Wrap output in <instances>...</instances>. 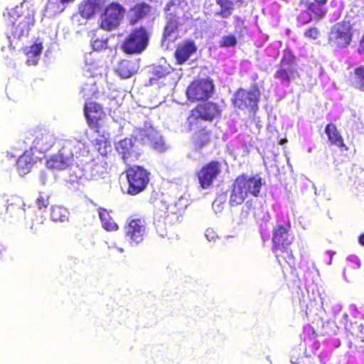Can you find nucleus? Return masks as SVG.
<instances>
[{"instance_id":"09e8293b","label":"nucleus","mask_w":364,"mask_h":364,"mask_svg":"<svg viewBox=\"0 0 364 364\" xmlns=\"http://www.w3.org/2000/svg\"><path fill=\"white\" fill-rule=\"evenodd\" d=\"M359 243L364 246V233L359 237Z\"/></svg>"},{"instance_id":"864d4df0","label":"nucleus","mask_w":364,"mask_h":364,"mask_svg":"<svg viewBox=\"0 0 364 364\" xmlns=\"http://www.w3.org/2000/svg\"><path fill=\"white\" fill-rule=\"evenodd\" d=\"M116 248H117V250L119 252H121V253L124 252V249H123V248H121V247H116Z\"/></svg>"},{"instance_id":"423d86ee","label":"nucleus","mask_w":364,"mask_h":364,"mask_svg":"<svg viewBox=\"0 0 364 364\" xmlns=\"http://www.w3.org/2000/svg\"><path fill=\"white\" fill-rule=\"evenodd\" d=\"M127 178L129 183L127 193L136 195L142 191L149 182L148 172L141 166H134L127 171Z\"/></svg>"},{"instance_id":"58836bf2","label":"nucleus","mask_w":364,"mask_h":364,"mask_svg":"<svg viewBox=\"0 0 364 364\" xmlns=\"http://www.w3.org/2000/svg\"><path fill=\"white\" fill-rule=\"evenodd\" d=\"M309 9L314 14V18L317 20L323 18L325 16V11H323L320 7H318L315 5H311Z\"/></svg>"},{"instance_id":"4c0bfd02","label":"nucleus","mask_w":364,"mask_h":364,"mask_svg":"<svg viewBox=\"0 0 364 364\" xmlns=\"http://www.w3.org/2000/svg\"><path fill=\"white\" fill-rule=\"evenodd\" d=\"M304 36L306 38L315 40L319 36V31L316 28H311L304 33Z\"/></svg>"},{"instance_id":"ddd939ff","label":"nucleus","mask_w":364,"mask_h":364,"mask_svg":"<svg viewBox=\"0 0 364 364\" xmlns=\"http://www.w3.org/2000/svg\"><path fill=\"white\" fill-rule=\"evenodd\" d=\"M135 137L144 144H150L159 152L164 151L167 149L162 136L152 127L137 130L135 133Z\"/></svg>"},{"instance_id":"f03ea898","label":"nucleus","mask_w":364,"mask_h":364,"mask_svg":"<svg viewBox=\"0 0 364 364\" xmlns=\"http://www.w3.org/2000/svg\"><path fill=\"white\" fill-rule=\"evenodd\" d=\"M262 185V179L258 175L252 177H238L232 184L230 205L235 206L242 204L249 195L258 196Z\"/></svg>"},{"instance_id":"5fc2aeb1","label":"nucleus","mask_w":364,"mask_h":364,"mask_svg":"<svg viewBox=\"0 0 364 364\" xmlns=\"http://www.w3.org/2000/svg\"><path fill=\"white\" fill-rule=\"evenodd\" d=\"M284 141H286V140H282L281 144H284Z\"/></svg>"},{"instance_id":"cd10ccee","label":"nucleus","mask_w":364,"mask_h":364,"mask_svg":"<svg viewBox=\"0 0 364 364\" xmlns=\"http://www.w3.org/2000/svg\"><path fill=\"white\" fill-rule=\"evenodd\" d=\"M352 82L353 85L360 89H364V66H360L355 69L352 76Z\"/></svg>"},{"instance_id":"603ef678","label":"nucleus","mask_w":364,"mask_h":364,"mask_svg":"<svg viewBox=\"0 0 364 364\" xmlns=\"http://www.w3.org/2000/svg\"><path fill=\"white\" fill-rule=\"evenodd\" d=\"M336 309L338 311H341V305H339V304H338V305L336 306Z\"/></svg>"},{"instance_id":"0eeeda50","label":"nucleus","mask_w":364,"mask_h":364,"mask_svg":"<svg viewBox=\"0 0 364 364\" xmlns=\"http://www.w3.org/2000/svg\"><path fill=\"white\" fill-rule=\"evenodd\" d=\"M328 40L332 46L341 48H346L352 40L350 23L343 21L335 24L331 28Z\"/></svg>"},{"instance_id":"9b49d317","label":"nucleus","mask_w":364,"mask_h":364,"mask_svg":"<svg viewBox=\"0 0 364 364\" xmlns=\"http://www.w3.org/2000/svg\"><path fill=\"white\" fill-rule=\"evenodd\" d=\"M214 90L213 81L203 79L193 81L188 87L186 95L190 100H203L211 96Z\"/></svg>"},{"instance_id":"7ed1b4c3","label":"nucleus","mask_w":364,"mask_h":364,"mask_svg":"<svg viewBox=\"0 0 364 364\" xmlns=\"http://www.w3.org/2000/svg\"><path fill=\"white\" fill-rule=\"evenodd\" d=\"M106 114L101 105L92 103V137L95 140V149L102 156H105L111 150L109 134L105 129L103 121Z\"/></svg>"},{"instance_id":"4468645a","label":"nucleus","mask_w":364,"mask_h":364,"mask_svg":"<svg viewBox=\"0 0 364 364\" xmlns=\"http://www.w3.org/2000/svg\"><path fill=\"white\" fill-rule=\"evenodd\" d=\"M73 158L71 149L63 146L57 154L47 159L46 166L50 169H65L73 164Z\"/></svg>"},{"instance_id":"393cba45","label":"nucleus","mask_w":364,"mask_h":364,"mask_svg":"<svg viewBox=\"0 0 364 364\" xmlns=\"http://www.w3.org/2000/svg\"><path fill=\"white\" fill-rule=\"evenodd\" d=\"M98 215L103 228H105L107 231H114L118 229V225L112 219L109 212L107 210L103 208H99Z\"/></svg>"},{"instance_id":"f3484780","label":"nucleus","mask_w":364,"mask_h":364,"mask_svg":"<svg viewBox=\"0 0 364 364\" xmlns=\"http://www.w3.org/2000/svg\"><path fill=\"white\" fill-rule=\"evenodd\" d=\"M294 240V237L290 234L286 227L279 225H277L273 232V247L275 251L285 250L289 246Z\"/></svg>"},{"instance_id":"79ce46f5","label":"nucleus","mask_w":364,"mask_h":364,"mask_svg":"<svg viewBox=\"0 0 364 364\" xmlns=\"http://www.w3.org/2000/svg\"><path fill=\"white\" fill-rule=\"evenodd\" d=\"M106 3V0H92V14L95 9H102Z\"/></svg>"},{"instance_id":"a18cd8bd","label":"nucleus","mask_w":364,"mask_h":364,"mask_svg":"<svg viewBox=\"0 0 364 364\" xmlns=\"http://www.w3.org/2000/svg\"><path fill=\"white\" fill-rule=\"evenodd\" d=\"M348 259L350 261L355 262L357 264L358 267H359L360 266V262H359L358 259L355 256H351Z\"/></svg>"},{"instance_id":"5701e85b","label":"nucleus","mask_w":364,"mask_h":364,"mask_svg":"<svg viewBox=\"0 0 364 364\" xmlns=\"http://www.w3.org/2000/svg\"><path fill=\"white\" fill-rule=\"evenodd\" d=\"M151 11L150 6L146 4H139L134 6L129 12V23L135 24L139 19L147 15Z\"/></svg>"},{"instance_id":"7c9ffc66","label":"nucleus","mask_w":364,"mask_h":364,"mask_svg":"<svg viewBox=\"0 0 364 364\" xmlns=\"http://www.w3.org/2000/svg\"><path fill=\"white\" fill-rule=\"evenodd\" d=\"M217 4L221 7L220 15L223 18H228L232 14L233 4L230 0H216Z\"/></svg>"},{"instance_id":"ea45409f","label":"nucleus","mask_w":364,"mask_h":364,"mask_svg":"<svg viewBox=\"0 0 364 364\" xmlns=\"http://www.w3.org/2000/svg\"><path fill=\"white\" fill-rule=\"evenodd\" d=\"M107 42L106 40H96L92 43V50H100L107 47Z\"/></svg>"},{"instance_id":"6e6552de","label":"nucleus","mask_w":364,"mask_h":364,"mask_svg":"<svg viewBox=\"0 0 364 364\" xmlns=\"http://www.w3.org/2000/svg\"><path fill=\"white\" fill-rule=\"evenodd\" d=\"M149 35L146 29L141 28L134 30L125 39L122 48L127 53L134 54L141 53L147 46Z\"/></svg>"},{"instance_id":"412c9836","label":"nucleus","mask_w":364,"mask_h":364,"mask_svg":"<svg viewBox=\"0 0 364 364\" xmlns=\"http://www.w3.org/2000/svg\"><path fill=\"white\" fill-rule=\"evenodd\" d=\"M196 51V46L192 41H186L180 45L176 52L175 57L178 64H183L192 54Z\"/></svg>"},{"instance_id":"bb28decb","label":"nucleus","mask_w":364,"mask_h":364,"mask_svg":"<svg viewBox=\"0 0 364 364\" xmlns=\"http://www.w3.org/2000/svg\"><path fill=\"white\" fill-rule=\"evenodd\" d=\"M325 132L331 143L340 147L345 146L343 139L338 132L337 129L334 124H328L325 129Z\"/></svg>"},{"instance_id":"a19ab883","label":"nucleus","mask_w":364,"mask_h":364,"mask_svg":"<svg viewBox=\"0 0 364 364\" xmlns=\"http://www.w3.org/2000/svg\"><path fill=\"white\" fill-rule=\"evenodd\" d=\"M205 236L206 239L210 242L215 241L218 238V235L215 231L212 228H208L205 230Z\"/></svg>"},{"instance_id":"9d476101","label":"nucleus","mask_w":364,"mask_h":364,"mask_svg":"<svg viewBox=\"0 0 364 364\" xmlns=\"http://www.w3.org/2000/svg\"><path fill=\"white\" fill-rule=\"evenodd\" d=\"M186 207L185 199L181 197L177 202H161L157 215L159 217H164L165 223H176L179 221L181 212Z\"/></svg>"},{"instance_id":"72a5a7b5","label":"nucleus","mask_w":364,"mask_h":364,"mask_svg":"<svg viewBox=\"0 0 364 364\" xmlns=\"http://www.w3.org/2000/svg\"><path fill=\"white\" fill-rule=\"evenodd\" d=\"M49 195L45 193H39L38 196L36 198V203L38 209H46L49 205Z\"/></svg>"},{"instance_id":"e433bc0d","label":"nucleus","mask_w":364,"mask_h":364,"mask_svg":"<svg viewBox=\"0 0 364 364\" xmlns=\"http://www.w3.org/2000/svg\"><path fill=\"white\" fill-rule=\"evenodd\" d=\"M31 230L33 231V233H38V232H43L46 230V227L44 225L43 220H37L36 222H33Z\"/></svg>"},{"instance_id":"c9c22d12","label":"nucleus","mask_w":364,"mask_h":364,"mask_svg":"<svg viewBox=\"0 0 364 364\" xmlns=\"http://www.w3.org/2000/svg\"><path fill=\"white\" fill-rule=\"evenodd\" d=\"M236 43L237 40L233 35L224 36L220 41V46L225 48L233 47Z\"/></svg>"},{"instance_id":"6ab92c4d","label":"nucleus","mask_w":364,"mask_h":364,"mask_svg":"<svg viewBox=\"0 0 364 364\" xmlns=\"http://www.w3.org/2000/svg\"><path fill=\"white\" fill-rule=\"evenodd\" d=\"M179 8L173 2H169L165 7L166 14L167 23L164 29V38H170L171 34L176 31L179 24L176 15L178 14Z\"/></svg>"},{"instance_id":"aec40b11","label":"nucleus","mask_w":364,"mask_h":364,"mask_svg":"<svg viewBox=\"0 0 364 364\" xmlns=\"http://www.w3.org/2000/svg\"><path fill=\"white\" fill-rule=\"evenodd\" d=\"M298 76L299 74L294 65L289 63L286 58H283L280 68L275 73V77L283 82L289 83L291 80H294Z\"/></svg>"},{"instance_id":"c03bdc74","label":"nucleus","mask_w":364,"mask_h":364,"mask_svg":"<svg viewBox=\"0 0 364 364\" xmlns=\"http://www.w3.org/2000/svg\"><path fill=\"white\" fill-rule=\"evenodd\" d=\"M84 112H85V116L86 117L87 122L90 125L91 124V115H90V110H89V107L87 106V104L85 105Z\"/></svg>"},{"instance_id":"f8f14e48","label":"nucleus","mask_w":364,"mask_h":364,"mask_svg":"<svg viewBox=\"0 0 364 364\" xmlns=\"http://www.w3.org/2000/svg\"><path fill=\"white\" fill-rule=\"evenodd\" d=\"M259 91L253 87L250 91L240 89L235 95L233 103L240 109H249L250 111L257 108V102L259 97Z\"/></svg>"},{"instance_id":"f257e3e1","label":"nucleus","mask_w":364,"mask_h":364,"mask_svg":"<svg viewBox=\"0 0 364 364\" xmlns=\"http://www.w3.org/2000/svg\"><path fill=\"white\" fill-rule=\"evenodd\" d=\"M9 34L14 38H19L27 35L34 24V13L29 9H24L23 6L6 9L3 13Z\"/></svg>"},{"instance_id":"2eb2a0df","label":"nucleus","mask_w":364,"mask_h":364,"mask_svg":"<svg viewBox=\"0 0 364 364\" xmlns=\"http://www.w3.org/2000/svg\"><path fill=\"white\" fill-rule=\"evenodd\" d=\"M115 147L126 164L134 161L140 156L138 145L132 139L126 138L118 141Z\"/></svg>"},{"instance_id":"2f4dec72","label":"nucleus","mask_w":364,"mask_h":364,"mask_svg":"<svg viewBox=\"0 0 364 364\" xmlns=\"http://www.w3.org/2000/svg\"><path fill=\"white\" fill-rule=\"evenodd\" d=\"M79 14L85 19L91 18V0L82 1L78 6Z\"/></svg>"},{"instance_id":"f704fd0d","label":"nucleus","mask_w":364,"mask_h":364,"mask_svg":"<svg viewBox=\"0 0 364 364\" xmlns=\"http://www.w3.org/2000/svg\"><path fill=\"white\" fill-rule=\"evenodd\" d=\"M226 198L225 196H218L213 203V209L215 213H220L223 211Z\"/></svg>"},{"instance_id":"dca6fc26","label":"nucleus","mask_w":364,"mask_h":364,"mask_svg":"<svg viewBox=\"0 0 364 364\" xmlns=\"http://www.w3.org/2000/svg\"><path fill=\"white\" fill-rule=\"evenodd\" d=\"M220 164L215 161L210 162L203 167L198 174L200 186L203 188H209L212 185L213 181L220 173Z\"/></svg>"},{"instance_id":"473e14b6","label":"nucleus","mask_w":364,"mask_h":364,"mask_svg":"<svg viewBox=\"0 0 364 364\" xmlns=\"http://www.w3.org/2000/svg\"><path fill=\"white\" fill-rule=\"evenodd\" d=\"M135 73L134 69L129 62H123L119 69V74L122 78H128Z\"/></svg>"},{"instance_id":"1a4fd4ad","label":"nucleus","mask_w":364,"mask_h":364,"mask_svg":"<svg viewBox=\"0 0 364 364\" xmlns=\"http://www.w3.org/2000/svg\"><path fill=\"white\" fill-rule=\"evenodd\" d=\"M124 14L125 9L120 4L112 3L101 16V28L107 31L116 28L121 23Z\"/></svg>"},{"instance_id":"49530a36","label":"nucleus","mask_w":364,"mask_h":364,"mask_svg":"<svg viewBox=\"0 0 364 364\" xmlns=\"http://www.w3.org/2000/svg\"><path fill=\"white\" fill-rule=\"evenodd\" d=\"M7 251V247L3 245H0V258L2 257L3 253Z\"/></svg>"},{"instance_id":"8fccbe9b","label":"nucleus","mask_w":364,"mask_h":364,"mask_svg":"<svg viewBox=\"0 0 364 364\" xmlns=\"http://www.w3.org/2000/svg\"><path fill=\"white\" fill-rule=\"evenodd\" d=\"M75 0H60V3L62 4H68L70 2H73Z\"/></svg>"},{"instance_id":"a878e982","label":"nucleus","mask_w":364,"mask_h":364,"mask_svg":"<svg viewBox=\"0 0 364 364\" xmlns=\"http://www.w3.org/2000/svg\"><path fill=\"white\" fill-rule=\"evenodd\" d=\"M16 166L20 173H28L32 166V159L30 154L25 152L20 156L16 161Z\"/></svg>"},{"instance_id":"4be33fe9","label":"nucleus","mask_w":364,"mask_h":364,"mask_svg":"<svg viewBox=\"0 0 364 364\" xmlns=\"http://www.w3.org/2000/svg\"><path fill=\"white\" fill-rule=\"evenodd\" d=\"M7 206L6 209V215H9V217L12 218L17 215L21 210H23L25 203L22 198L17 196H12L7 200Z\"/></svg>"},{"instance_id":"b1692460","label":"nucleus","mask_w":364,"mask_h":364,"mask_svg":"<svg viewBox=\"0 0 364 364\" xmlns=\"http://www.w3.org/2000/svg\"><path fill=\"white\" fill-rule=\"evenodd\" d=\"M42 43H35L24 49V53L27 56V63L34 65L37 63L36 58L38 57L43 50Z\"/></svg>"},{"instance_id":"a211bd4d","label":"nucleus","mask_w":364,"mask_h":364,"mask_svg":"<svg viewBox=\"0 0 364 364\" xmlns=\"http://www.w3.org/2000/svg\"><path fill=\"white\" fill-rule=\"evenodd\" d=\"M35 139L33 141L34 149L41 152L50 150L55 144L56 137L54 134L46 130H36L33 132Z\"/></svg>"},{"instance_id":"37998d69","label":"nucleus","mask_w":364,"mask_h":364,"mask_svg":"<svg viewBox=\"0 0 364 364\" xmlns=\"http://www.w3.org/2000/svg\"><path fill=\"white\" fill-rule=\"evenodd\" d=\"M156 231L158 232V233L159 234V235L161 237H164L166 236H167V231H166V229L165 228L164 230L162 228V224L161 223L160 220H159L156 225Z\"/></svg>"},{"instance_id":"c756f323","label":"nucleus","mask_w":364,"mask_h":364,"mask_svg":"<svg viewBox=\"0 0 364 364\" xmlns=\"http://www.w3.org/2000/svg\"><path fill=\"white\" fill-rule=\"evenodd\" d=\"M65 9V6L63 4L60 3L59 1H48L47 3L45 11L46 13H49L50 15H55L61 13Z\"/></svg>"},{"instance_id":"de8ad7c7","label":"nucleus","mask_w":364,"mask_h":364,"mask_svg":"<svg viewBox=\"0 0 364 364\" xmlns=\"http://www.w3.org/2000/svg\"><path fill=\"white\" fill-rule=\"evenodd\" d=\"M245 207L247 208L246 210H245V207L242 210V214H244V217L246 218L248 215V210H249V205L248 203L245 204Z\"/></svg>"},{"instance_id":"39448f33","label":"nucleus","mask_w":364,"mask_h":364,"mask_svg":"<svg viewBox=\"0 0 364 364\" xmlns=\"http://www.w3.org/2000/svg\"><path fill=\"white\" fill-rule=\"evenodd\" d=\"M146 233L145 220L142 218L130 217L124 225L125 239L131 246L140 244Z\"/></svg>"},{"instance_id":"c85d7f7f","label":"nucleus","mask_w":364,"mask_h":364,"mask_svg":"<svg viewBox=\"0 0 364 364\" xmlns=\"http://www.w3.org/2000/svg\"><path fill=\"white\" fill-rule=\"evenodd\" d=\"M68 210L61 206H55L51 209L50 216L53 221L64 222L68 219Z\"/></svg>"},{"instance_id":"3c124183","label":"nucleus","mask_w":364,"mask_h":364,"mask_svg":"<svg viewBox=\"0 0 364 364\" xmlns=\"http://www.w3.org/2000/svg\"><path fill=\"white\" fill-rule=\"evenodd\" d=\"M318 4H324L326 3L327 0H315Z\"/></svg>"},{"instance_id":"20e7f679","label":"nucleus","mask_w":364,"mask_h":364,"mask_svg":"<svg viewBox=\"0 0 364 364\" xmlns=\"http://www.w3.org/2000/svg\"><path fill=\"white\" fill-rule=\"evenodd\" d=\"M221 110L215 103L208 102L202 103L193 109L188 117V123L191 129H197L202 120L213 121L220 115Z\"/></svg>"}]
</instances>
